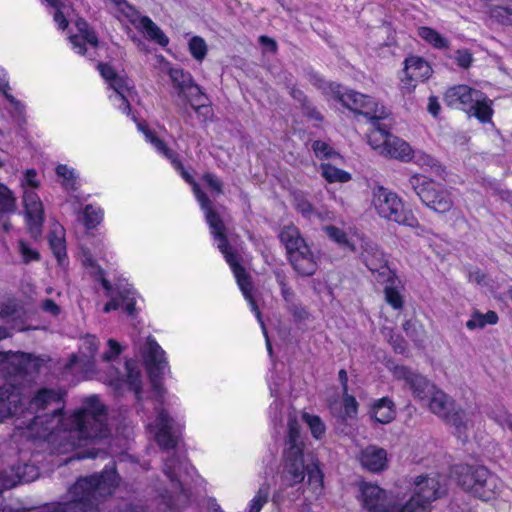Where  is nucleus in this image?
<instances>
[{
  "instance_id": "nucleus-30",
  "label": "nucleus",
  "mask_w": 512,
  "mask_h": 512,
  "mask_svg": "<svg viewBox=\"0 0 512 512\" xmlns=\"http://www.w3.org/2000/svg\"><path fill=\"white\" fill-rule=\"evenodd\" d=\"M140 25L148 38L155 41L161 46H166L168 44V37L149 17H142L140 19Z\"/></svg>"
},
{
  "instance_id": "nucleus-34",
  "label": "nucleus",
  "mask_w": 512,
  "mask_h": 512,
  "mask_svg": "<svg viewBox=\"0 0 512 512\" xmlns=\"http://www.w3.org/2000/svg\"><path fill=\"white\" fill-rule=\"evenodd\" d=\"M320 169L321 175L330 183H345L351 179V175L348 172L341 170L329 163L322 164Z\"/></svg>"
},
{
  "instance_id": "nucleus-18",
  "label": "nucleus",
  "mask_w": 512,
  "mask_h": 512,
  "mask_svg": "<svg viewBox=\"0 0 512 512\" xmlns=\"http://www.w3.org/2000/svg\"><path fill=\"white\" fill-rule=\"evenodd\" d=\"M361 259L378 282H393L394 272L388 267L384 253L376 244L366 242Z\"/></svg>"
},
{
  "instance_id": "nucleus-15",
  "label": "nucleus",
  "mask_w": 512,
  "mask_h": 512,
  "mask_svg": "<svg viewBox=\"0 0 512 512\" xmlns=\"http://www.w3.org/2000/svg\"><path fill=\"white\" fill-rule=\"evenodd\" d=\"M144 362L154 389L158 392L160 397H162L164 389L160 385L159 379L168 368V363L165 358L164 350L151 337L147 338Z\"/></svg>"
},
{
  "instance_id": "nucleus-12",
  "label": "nucleus",
  "mask_w": 512,
  "mask_h": 512,
  "mask_svg": "<svg viewBox=\"0 0 512 512\" xmlns=\"http://www.w3.org/2000/svg\"><path fill=\"white\" fill-rule=\"evenodd\" d=\"M333 96L349 110L361 114L369 120L373 118H386L388 112L371 97L355 91L342 93L339 86L332 88Z\"/></svg>"
},
{
  "instance_id": "nucleus-49",
  "label": "nucleus",
  "mask_w": 512,
  "mask_h": 512,
  "mask_svg": "<svg viewBox=\"0 0 512 512\" xmlns=\"http://www.w3.org/2000/svg\"><path fill=\"white\" fill-rule=\"evenodd\" d=\"M268 496L269 489L267 487H261L251 501L249 512H260L263 505L267 502Z\"/></svg>"
},
{
  "instance_id": "nucleus-57",
  "label": "nucleus",
  "mask_w": 512,
  "mask_h": 512,
  "mask_svg": "<svg viewBox=\"0 0 512 512\" xmlns=\"http://www.w3.org/2000/svg\"><path fill=\"white\" fill-rule=\"evenodd\" d=\"M19 251L25 262L39 259L38 252L32 250L24 241L19 242Z\"/></svg>"
},
{
  "instance_id": "nucleus-52",
  "label": "nucleus",
  "mask_w": 512,
  "mask_h": 512,
  "mask_svg": "<svg viewBox=\"0 0 512 512\" xmlns=\"http://www.w3.org/2000/svg\"><path fill=\"white\" fill-rule=\"evenodd\" d=\"M56 174L64 179L67 187L74 188L75 176L73 170H70L66 165L60 164L56 167Z\"/></svg>"
},
{
  "instance_id": "nucleus-50",
  "label": "nucleus",
  "mask_w": 512,
  "mask_h": 512,
  "mask_svg": "<svg viewBox=\"0 0 512 512\" xmlns=\"http://www.w3.org/2000/svg\"><path fill=\"white\" fill-rule=\"evenodd\" d=\"M343 404L345 417L354 418L358 411V403L355 397L346 392V394H343Z\"/></svg>"
},
{
  "instance_id": "nucleus-32",
  "label": "nucleus",
  "mask_w": 512,
  "mask_h": 512,
  "mask_svg": "<svg viewBox=\"0 0 512 512\" xmlns=\"http://www.w3.org/2000/svg\"><path fill=\"white\" fill-rule=\"evenodd\" d=\"M418 35L436 49L449 48V41L430 27L423 26L418 28Z\"/></svg>"
},
{
  "instance_id": "nucleus-59",
  "label": "nucleus",
  "mask_w": 512,
  "mask_h": 512,
  "mask_svg": "<svg viewBox=\"0 0 512 512\" xmlns=\"http://www.w3.org/2000/svg\"><path fill=\"white\" fill-rule=\"evenodd\" d=\"M41 308L44 312L49 313L53 316L60 314V307L52 299H45L41 303Z\"/></svg>"
},
{
  "instance_id": "nucleus-29",
  "label": "nucleus",
  "mask_w": 512,
  "mask_h": 512,
  "mask_svg": "<svg viewBox=\"0 0 512 512\" xmlns=\"http://www.w3.org/2000/svg\"><path fill=\"white\" fill-rule=\"evenodd\" d=\"M374 419L382 424L391 422L395 417L393 401L388 397H383L376 401L372 407Z\"/></svg>"
},
{
  "instance_id": "nucleus-3",
  "label": "nucleus",
  "mask_w": 512,
  "mask_h": 512,
  "mask_svg": "<svg viewBox=\"0 0 512 512\" xmlns=\"http://www.w3.org/2000/svg\"><path fill=\"white\" fill-rule=\"evenodd\" d=\"M279 239L285 246L288 261L297 275L310 277L316 273L318 258L301 236L297 227L294 225L283 227Z\"/></svg>"
},
{
  "instance_id": "nucleus-64",
  "label": "nucleus",
  "mask_w": 512,
  "mask_h": 512,
  "mask_svg": "<svg viewBox=\"0 0 512 512\" xmlns=\"http://www.w3.org/2000/svg\"><path fill=\"white\" fill-rule=\"evenodd\" d=\"M416 163L423 167L433 168L435 166V160L431 156L424 153H419L416 156Z\"/></svg>"
},
{
  "instance_id": "nucleus-38",
  "label": "nucleus",
  "mask_w": 512,
  "mask_h": 512,
  "mask_svg": "<svg viewBox=\"0 0 512 512\" xmlns=\"http://www.w3.org/2000/svg\"><path fill=\"white\" fill-rule=\"evenodd\" d=\"M302 419L309 427L314 438L321 439L324 436L326 427L319 416L305 412L302 414Z\"/></svg>"
},
{
  "instance_id": "nucleus-27",
  "label": "nucleus",
  "mask_w": 512,
  "mask_h": 512,
  "mask_svg": "<svg viewBox=\"0 0 512 512\" xmlns=\"http://www.w3.org/2000/svg\"><path fill=\"white\" fill-rule=\"evenodd\" d=\"M49 245L59 264H62L66 258V243L64 228L58 223H55L50 231Z\"/></svg>"
},
{
  "instance_id": "nucleus-26",
  "label": "nucleus",
  "mask_w": 512,
  "mask_h": 512,
  "mask_svg": "<svg viewBox=\"0 0 512 512\" xmlns=\"http://www.w3.org/2000/svg\"><path fill=\"white\" fill-rule=\"evenodd\" d=\"M180 97H183L196 113L207 114L210 111L205 93L194 82L189 86L186 93H182Z\"/></svg>"
},
{
  "instance_id": "nucleus-56",
  "label": "nucleus",
  "mask_w": 512,
  "mask_h": 512,
  "mask_svg": "<svg viewBox=\"0 0 512 512\" xmlns=\"http://www.w3.org/2000/svg\"><path fill=\"white\" fill-rule=\"evenodd\" d=\"M108 83H109L110 87L117 93L118 96L125 95V92L128 90V86H127L125 79L119 75H116Z\"/></svg>"
},
{
  "instance_id": "nucleus-6",
  "label": "nucleus",
  "mask_w": 512,
  "mask_h": 512,
  "mask_svg": "<svg viewBox=\"0 0 512 512\" xmlns=\"http://www.w3.org/2000/svg\"><path fill=\"white\" fill-rule=\"evenodd\" d=\"M444 101L449 107L461 109L482 123L491 120L492 101L477 89L467 85L451 87L445 92Z\"/></svg>"
},
{
  "instance_id": "nucleus-45",
  "label": "nucleus",
  "mask_w": 512,
  "mask_h": 512,
  "mask_svg": "<svg viewBox=\"0 0 512 512\" xmlns=\"http://www.w3.org/2000/svg\"><path fill=\"white\" fill-rule=\"evenodd\" d=\"M102 219V212L100 209L94 208L92 205H87L84 209V223L87 229L96 227Z\"/></svg>"
},
{
  "instance_id": "nucleus-17",
  "label": "nucleus",
  "mask_w": 512,
  "mask_h": 512,
  "mask_svg": "<svg viewBox=\"0 0 512 512\" xmlns=\"http://www.w3.org/2000/svg\"><path fill=\"white\" fill-rule=\"evenodd\" d=\"M361 501L367 512H392L395 507L393 496L378 485L363 483L360 486Z\"/></svg>"
},
{
  "instance_id": "nucleus-19",
  "label": "nucleus",
  "mask_w": 512,
  "mask_h": 512,
  "mask_svg": "<svg viewBox=\"0 0 512 512\" xmlns=\"http://www.w3.org/2000/svg\"><path fill=\"white\" fill-rule=\"evenodd\" d=\"M33 376L10 377L12 382H7L0 387V422L17 413L23 399L21 397L20 379L29 381Z\"/></svg>"
},
{
  "instance_id": "nucleus-42",
  "label": "nucleus",
  "mask_w": 512,
  "mask_h": 512,
  "mask_svg": "<svg viewBox=\"0 0 512 512\" xmlns=\"http://www.w3.org/2000/svg\"><path fill=\"white\" fill-rule=\"evenodd\" d=\"M491 418L500 425L503 429H508L512 432V414L505 408H498L492 411Z\"/></svg>"
},
{
  "instance_id": "nucleus-48",
  "label": "nucleus",
  "mask_w": 512,
  "mask_h": 512,
  "mask_svg": "<svg viewBox=\"0 0 512 512\" xmlns=\"http://www.w3.org/2000/svg\"><path fill=\"white\" fill-rule=\"evenodd\" d=\"M276 280L281 287V293L284 300L287 303H292L295 297V294L291 287L288 286L286 275L283 272H275Z\"/></svg>"
},
{
  "instance_id": "nucleus-11",
  "label": "nucleus",
  "mask_w": 512,
  "mask_h": 512,
  "mask_svg": "<svg viewBox=\"0 0 512 512\" xmlns=\"http://www.w3.org/2000/svg\"><path fill=\"white\" fill-rule=\"evenodd\" d=\"M9 336L5 327H0V340ZM40 363L26 353L0 352V371L5 377L33 376L37 373Z\"/></svg>"
},
{
  "instance_id": "nucleus-21",
  "label": "nucleus",
  "mask_w": 512,
  "mask_h": 512,
  "mask_svg": "<svg viewBox=\"0 0 512 512\" xmlns=\"http://www.w3.org/2000/svg\"><path fill=\"white\" fill-rule=\"evenodd\" d=\"M39 475L38 469L32 464H19L10 470L0 471V492L15 487L19 483L34 481Z\"/></svg>"
},
{
  "instance_id": "nucleus-55",
  "label": "nucleus",
  "mask_w": 512,
  "mask_h": 512,
  "mask_svg": "<svg viewBox=\"0 0 512 512\" xmlns=\"http://www.w3.org/2000/svg\"><path fill=\"white\" fill-rule=\"evenodd\" d=\"M312 149L317 157L328 158L333 153L332 148L327 143L320 140L314 141Z\"/></svg>"
},
{
  "instance_id": "nucleus-43",
  "label": "nucleus",
  "mask_w": 512,
  "mask_h": 512,
  "mask_svg": "<svg viewBox=\"0 0 512 512\" xmlns=\"http://www.w3.org/2000/svg\"><path fill=\"white\" fill-rule=\"evenodd\" d=\"M491 418L500 425L503 429H508L512 432V414L505 408H498L492 411Z\"/></svg>"
},
{
  "instance_id": "nucleus-14",
  "label": "nucleus",
  "mask_w": 512,
  "mask_h": 512,
  "mask_svg": "<svg viewBox=\"0 0 512 512\" xmlns=\"http://www.w3.org/2000/svg\"><path fill=\"white\" fill-rule=\"evenodd\" d=\"M393 376L395 379L403 381L405 388H408L414 398L420 402L425 403L436 389V386L426 377L407 366H395Z\"/></svg>"
},
{
  "instance_id": "nucleus-2",
  "label": "nucleus",
  "mask_w": 512,
  "mask_h": 512,
  "mask_svg": "<svg viewBox=\"0 0 512 512\" xmlns=\"http://www.w3.org/2000/svg\"><path fill=\"white\" fill-rule=\"evenodd\" d=\"M194 194L200 203L201 208L205 212L206 220L212 231L215 240L218 242L219 250L224 254L226 261L229 263L237 283L245 297L250 303L252 310L255 312L257 319L264 326L261 319V312L252 296V284L250 276L246 273L245 269L238 263L236 256L231 251L227 237L225 235V225L219 213L212 207V203L208 196L200 189L198 184H194Z\"/></svg>"
},
{
  "instance_id": "nucleus-35",
  "label": "nucleus",
  "mask_w": 512,
  "mask_h": 512,
  "mask_svg": "<svg viewBox=\"0 0 512 512\" xmlns=\"http://www.w3.org/2000/svg\"><path fill=\"white\" fill-rule=\"evenodd\" d=\"M140 129L143 131V133L145 134V137L146 139L151 142L155 148L160 151L161 153H163L167 158L171 159L172 160V163H176L178 167H182V164L180 161L177 160L176 158V154L171 151L167 146L166 144L161 140L159 139L151 130L149 129H144L143 127L140 126Z\"/></svg>"
},
{
  "instance_id": "nucleus-10",
  "label": "nucleus",
  "mask_w": 512,
  "mask_h": 512,
  "mask_svg": "<svg viewBox=\"0 0 512 512\" xmlns=\"http://www.w3.org/2000/svg\"><path fill=\"white\" fill-rule=\"evenodd\" d=\"M425 404L432 413L442 418L447 424L454 426L459 436L466 431L468 420L465 412L456 408L454 401L443 391L436 388Z\"/></svg>"
},
{
  "instance_id": "nucleus-33",
  "label": "nucleus",
  "mask_w": 512,
  "mask_h": 512,
  "mask_svg": "<svg viewBox=\"0 0 512 512\" xmlns=\"http://www.w3.org/2000/svg\"><path fill=\"white\" fill-rule=\"evenodd\" d=\"M498 322V315L494 311H488L485 314L474 312L471 318L466 322V327L469 330L482 329L486 325H494Z\"/></svg>"
},
{
  "instance_id": "nucleus-7",
  "label": "nucleus",
  "mask_w": 512,
  "mask_h": 512,
  "mask_svg": "<svg viewBox=\"0 0 512 512\" xmlns=\"http://www.w3.org/2000/svg\"><path fill=\"white\" fill-rule=\"evenodd\" d=\"M447 492L445 478L438 475H419L413 482V494L398 512H430L431 503Z\"/></svg>"
},
{
  "instance_id": "nucleus-46",
  "label": "nucleus",
  "mask_w": 512,
  "mask_h": 512,
  "mask_svg": "<svg viewBox=\"0 0 512 512\" xmlns=\"http://www.w3.org/2000/svg\"><path fill=\"white\" fill-rule=\"evenodd\" d=\"M126 369H127V380H128L130 389L133 390L136 393V395L138 396L141 391V387H142L140 371L137 370L136 368L131 367L129 363H126Z\"/></svg>"
},
{
  "instance_id": "nucleus-53",
  "label": "nucleus",
  "mask_w": 512,
  "mask_h": 512,
  "mask_svg": "<svg viewBox=\"0 0 512 512\" xmlns=\"http://www.w3.org/2000/svg\"><path fill=\"white\" fill-rule=\"evenodd\" d=\"M130 290L124 289L123 291H119V297L122 301V304L124 306L125 311L129 315H133L135 312V300L134 297H130Z\"/></svg>"
},
{
  "instance_id": "nucleus-4",
  "label": "nucleus",
  "mask_w": 512,
  "mask_h": 512,
  "mask_svg": "<svg viewBox=\"0 0 512 512\" xmlns=\"http://www.w3.org/2000/svg\"><path fill=\"white\" fill-rule=\"evenodd\" d=\"M455 475L463 490L485 501L493 498L502 487L500 479L483 465H458Z\"/></svg>"
},
{
  "instance_id": "nucleus-47",
  "label": "nucleus",
  "mask_w": 512,
  "mask_h": 512,
  "mask_svg": "<svg viewBox=\"0 0 512 512\" xmlns=\"http://www.w3.org/2000/svg\"><path fill=\"white\" fill-rule=\"evenodd\" d=\"M324 231L328 235L329 238L334 240L336 243L342 246H348L352 250L354 249L353 246L349 243L346 233L342 231L341 229L335 227V226H325Z\"/></svg>"
},
{
  "instance_id": "nucleus-28",
  "label": "nucleus",
  "mask_w": 512,
  "mask_h": 512,
  "mask_svg": "<svg viewBox=\"0 0 512 512\" xmlns=\"http://www.w3.org/2000/svg\"><path fill=\"white\" fill-rule=\"evenodd\" d=\"M383 118H373L370 120L372 130L368 134V143L375 150H383L384 141L389 137V127L386 124H382L380 120Z\"/></svg>"
},
{
  "instance_id": "nucleus-16",
  "label": "nucleus",
  "mask_w": 512,
  "mask_h": 512,
  "mask_svg": "<svg viewBox=\"0 0 512 512\" xmlns=\"http://www.w3.org/2000/svg\"><path fill=\"white\" fill-rule=\"evenodd\" d=\"M157 417L155 420V439L158 445L165 450L174 449L179 441V434L181 431L180 424L169 414V412L162 408H156Z\"/></svg>"
},
{
  "instance_id": "nucleus-9",
  "label": "nucleus",
  "mask_w": 512,
  "mask_h": 512,
  "mask_svg": "<svg viewBox=\"0 0 512 512\" xmlns=\"http://www.w3.org/2000/svg\"><path fill=\"white\" fill-rule=\"evenodd\" d=\"M409 184L421 201L437 213H446L453 207L451 193L425 176L415 174Z\"/></svg>"
},
{
  "instance_id": "nucleus-1",
  "label": "nucleus",
  "mask_w": 512,
  "mask_h": 512,
  "mask_svg": "<svg viewBox=\"0 0 512 512\" xmlns=\"http://www.w3.org/2000/svg\"><path fill=\"white\" fill-rule=\"evenodd\" d=\"M63 395L53 389H40L28 403L34 414L29 428L51 442L59 441L58 450L67 453L109 435L105 406L97 396H90L69 418L62 415Z\"/></svg>"
},
{
  "instance_id": "nucleus-8",
  "label": "nucleus",
  "mask_w": 512,
  "mask_h": 512,
  "mask_svg": "<svg viewBox=\"0 0 512 512\" xmlns=\"http://www.w3.org/2000/svg\"><path fill=\"white\" fill-rule=\"evenodd\" d=\"M372 202L381 217L409 227L418 226L417 219L411 211L405 210L401 199L383 186L373 189Z\"/></svg>"
},
{
  "instance_id": "nucleus-25",
  "label": "nucleus",
  "mask_w": 512,
  "mask_h": 512,
  "mask_svg": "<svg viewBox=\"0 0 512 512\" xmlns=\"http://www.w3.org/2000/svg\"><path fill=\"white\" fill-rule=\"evenodd\" d=\"M360 460L366 469L378 472L386 467L387 453L383 448L370 445L362 451Z\"/></svg>"
},
{
  "instance_id": "nucleus-31",
  "label": "nucleus",
  "mask_w": 512,
  "mask_h": 512,
  "mask_svg": "<svg viewBox=\"0 0 512 512\" xmlns=\"http://www.w3.org/2000/svg\"><path fill=\"white\" fill-rule=\"evenodd\" d=\"M169 76L179 96L186 93L189 86L194 82L191 74L180 68H171Z\"/></svg>"
},
{
  "instance_id": "nucleus-24",
  "label": "nucleus",
  "mask_w": 512,
  "mask_h": 512,
  "mask_svg": "<svg viewBox=\"0 0 512 512\" xmlns=\"http://www.w3.org/2000/svg\"><path fill=\"white\" fill-rule=\"evenodd\" d=\"M404 73L408 81L419 82L428 79L432 69L423 58L412 56L405 60Z\"/></svg>"
},
{
  "instance_id": "nucleus-60",
  "label": "nucleus",
  "mask_w": 512,
  "mask_h": 512,
  "mask_svg": "<svg viewBox=\"0 0 512 512\" xmlns=\"http://www.w3.org/2000/svg\"><path fill=\"white\" fill-rule=\"evenodd\" d=\"M98 70L101 76L107 81L110 82L116 75H118L112 66L104 63L98 64Z\"/></svg>"
},
{
  "instance_id": "nucleus-20",
  "label": "nucleus",
  "mask_w": 512,
  "mask_h": 512,
  "mask_svg": "<svg viewBox=\"0 0 512 512\" xmlns=\"http://www.w3.org/2000/svg\"><path fill=\"white\" fill-rule=\"evenodd\" d=\"M27 227L35 239L42 234L44 222V208L39 196L32 190H25L23 196Z\"/></svg>"
},
{
  "instance_id": "nucleus-5",
  "label": "nucleus",
  "mask_w": 512,
  "mask_h": 512,
  "mask_svg": "<svg viewBox=\"0 0 512 512\" xmlns=\"http://www.w3.org/2000/svg\"><path fill=\"white\" fill-rule=\"evenodd\" d=\"M287 426L282 478L286 485L294 486L304 480L307 466L303 460L304 442L301 438V426L298 420L295 417H290Z\"/></svg>"
},
{
  "instance_id": "nucleus-40",
  "label": "nucleus",
  "mask_w": 512,
  "mask_h": 512,
  "mask_svg": "<svg viewBox=\"0 0 512 512\" xmlns=\"http://www.w3.org/2000/svg\"><path fill=\"white\" fill-rule=\"evenodd\" d=\"M396 280V276L394 275L393 282H382L385 285L384 294L385 300L388 304H390L394 309H400L403 306V299L399 291L394 287V283Z\"/></svg>"
},
{
  "instance_id": "nucleus-63",
  "label": "nucleus",
  "mask_w": 512,
  "mask_h": 512,
  "mask_svg": "<svg viewBox=\"0 0 512 512\" xmlns=\"http://www.w3.org/2000/svg\"><path fill=\"white\" fill-rule=\"evenodd\" d=\"M306 472L308 473V481L310 483L315 482L319 485L322 484V474L321 471L317 466H314L310 468V466H307Z\"/></svg>"
},
{
  "instance_id": "nucleus-44",
  "label": "nucleus",
  "mask_w": 512,
  "mask_h": 512,
  "mask_svg": "<svg viewBox=\"0 0 512 512\" xmlns=\"http://www.w3.org/2000/svg\"><path fill=\"white\" fill-rule=\"evenodd\" d=\"M491 418L500 425L503 429H508L512 432V414L505 408H498L492 411Z\"/></svg>"
},
{
  "instance_id": "nucleus-39",
  "label": "nucleus",
  "mask_w": 512,
  "mask_h": 512,
  "mask_svg": "<svg viewBox=\"0 0 512 512\" xmlns=\"http://www.w3.org/2000/svg\"><path fill=\"white\" fill-rule=\"evenodd\" d=\"M16 199L13 193L3 184H0V214L14 213Z\"/></svg>"
},
{
  "instance_id": "nucleus-22",
  "label": "nucleus",
  "mask_w": 512,
  "mask_h": 512,
  "mask_svg": "<svg viewBox=\"0 0 512 512\" xmlns=\"http://www.w3.org/2000/svg\"><path fill=\"white\" fill-rule=\"evenodd\" d=\"M100 341L94 335L87 334L82 338L78 355H73L69 366L80 363L86 373L94 371V358L98 352Z\"/></svg>"
},
{
  "instance_id": "nucleus-51",
  "label": "nucleus",
  "mask_w": 512,
  "mask_h": 512,
  "mask_svg": "<svg viewBox=\"0 0 512 512\" xmlns=\"http://www.w3.org/2000/svg\"><path fill=\"white\" fill-rule=\"evenodd\" d=\"M454 60L459 67L468 69L473 62V56L468 49H459L455 52Z\"/></svg>"
},
{
  "instance_id": "nucleus-54",
  "label": "nucleus",
  "mask_w": 512,
  "mask_h": 512,
  "mask_svg": "<svg viewBox=\"0 0 512 512\" xmlns=\"http://www.w3.org/2000/svg\"><path fill=\"white\" fill-rule=\"evenodd\" d=\"M107 344L109 346V350L102 355V359L108 362L115 359L121 353V346L114 339H109Z\"/></svg>"
},
{
  "instance_id": "nucleus-41",
  "label": "nucleus",
  "mask_w": 512,
  "mask_h": 512,
  "mask_svg": "<svg viewBox=\"0 0 512 512\" xmlns=\"http://www.w3.org/2000/svg\"><path fill=\"white\" fill-rule=\"evenodd\" d=\"M189 51L196 60L202 61L207 54V45L204 39L199 36L192 37L189 41Z\"/></svg>"
},
{
  "instance_id": "nucleus-13",
  "label": "nucleus",
  "mask_w": 512,
  "mask_h": 512,
  "mask_svg": "<svg viewBox=\"0 0 512 512\" xmlns=\"http://www.w3.org/2000/svg\"><path fill=\"white\" fill-rule=\"evenodd\" d=\"M189 463L186 459L172 454L164 460L163 473L169 479V487H156V491L163 498H172L184 491L182 477L188 474Z\"/></svg>"
},
{
  "instance_id": "nucleus-58",
  "label": "nucleus",
  "mask_w": 512,
  "mask_h": 512,
  "mask_svg": "<svg viewBox=\"0 0 512 512\" xmlns=\"http://www.w3.org/2000/svg\"><path fill=\"white\" fill-rule=\"evenodd\" d=\"M203 179L207 183L209 188L214 190L217 194L222 193V182L216 176L207 173L203 176Z\"/></svg>"
},
{
  "instance_id": "nucleus-62",
  "label": "nucleus",
  "mask_w": 512,
  "mask_h": 512,
  "mask_svg": "<svg viewBox=\"0 0 512 512\" xmlns=\"http://www.w3.org/2000/svg\"><path fill=\"white\" fill-rule=\"evenodd\" d=\"M390 343L395 352L402 354L406 351V348H407L406 341L402 337H400L398 335L391 336Z\"/></svg>"
},
{
  "instance_id": "nucleus-23",
  "label": "nucleus",
  "mask_w": 512,
  "mask_h": 512,
  "mask_svg": "<svg viewBox=\"0 0 512 512\" xmlns=\"http://www.w3.org/2000/svg\"><path fill=\"white\" fill-rule=\"evenodd\" d=\"M380 154L395 158L401 161H410L413 158V151L410 145L402 139L393 136L391 133L384 141V148Z\"/></svg>"
},
{
  "instance_id": "nucleus-61",
  "label": "nucleus",
  "mask_w": 512,
  "mask_h": 512,
  "mask_svg": "<svg viewBox=\"0 0 512 512\" xmlns=\"http://www.w3.org/2000/svg\"><path fill=\"white\" fill-rule=\"evenodd\" d=\"M296 209L298 212H300L304 217L310 218L313 214V207L312 205L306 201V200H297L296 202Z\"/></svg>"
},
{
  "instance_id": "nucleus-37",
  "label": "nucleus",
  "mask_w": 512,
  "mask_h": 512,
  "mask_svg": "<svg viewBox=\"0 0 512 512\" xmlns=\"http://www.w3.org/2000/svg\"><path fill=\"white\" fill-rule=\"evenodd\" d=\"M403 330L405 331L407 337H409L417 346H420L424 343L425 340V330L421 324L416 320H407L403 324Z\"/></svg>"
},
{
  "instance_id": "nucleus-36",
  "label": "nucleus",
  "mask_w": 512,
  "mask_h": 512,
  "mask_svg": "<svg viewBox=\"0 0 512 512\" xmlns=\"http://www.w3.org/2000/svg\"><path fill=\"white\" fill-rule=\"evenodd\" d=\"M490 16L502 24H512V0L490 8Z\"/></svg>"
}]
</instances>
